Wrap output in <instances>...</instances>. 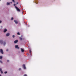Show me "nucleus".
Segmentation results:
<instances>
[{
  "mask_svg": "<svg viewBox=\"0 0 76 76\" xmlns=\"http://www.w3.org/2000/svg\"><path fill=\"white\" fill-rule=\"evenodd\" d=\"M14 6H15V8H16L17 11H18V12H20V9H19L17 7H16V4H14Z\"/></svg>",
  "mask_w": 76,
  "mask_h": 76,
  "instance_id": "obj_1",
  "label": "nucleus"
},
{
  "mask_svg": "<svg viewBox=\"0 0 76 76\" xmlns=\"http://www.w3.org/2000/svg\"><path fill=\"white\" fill-rule=\"evenodd\" d=\"M15 48H17V49H19V47H18V45H15Z\"/></svg>",
  "mask_w": 76,
  "mask_h": 76,
  "instance_id": "obj_2",
  "label": "nucleus"
},
{
  "mask_svg": "<svg viewBox=\"0 0 76 76\" xmlns=\"http://www.w3.org/2000/svg\"><path fill=\"white\" fill-rule=\"evenodd\" d=\"M0 52L2 53V54H3V50H2V49H1L0 50Z\"/></svg>",
  "mask_w": 76,
  "mask_h": 76,
  "instance_id": "obj_3",
  "label": "nucleus"
},
{
  "mask_svg": "<svg viewBox=\"0 0 76 76\" xmlns=\"http://www.w3.org/2000/svg\"><path fill=\"white\" fill-rule=\"evenodd\" d=\"M3 42V41L2 40H0V44H2Z\"/></svg>",
  "mask_w": 76,
  "mask_h": 76,
  "instance_id": "obj_4",
  "label": "nucleus"
},
{
  "mask_svg": "<svg viewBox=\"0 0 76 76\" xmlns=\"http://www.w3.org/2000/svg\"><path fill=\"white\" fill-rule=\"evenodd\" d=\"M2 44H3V45L4 46L5 45H6V42L5 41H3V42Z\"/></svg>",
  "mask_w": 76,
  "mask_h": 76,
  "instance_id": "obj_5",
  "label": "nucleus"
},
{
  "mask_svg": "<svg viewBox=\"0 0 76 76\" xmlns=\"http://www.w3.org/2000/svg\"><path fill=\"white\" fill-rule=\"evenodd\" d=\"M0 71L1 72V73L2 74L3 73V71H2V69L1 68H0Z\"/></svg>",
  "mask_w": 76,
  "mask_h": 76,
  "instance_id": "obj_6",
  "label": "nucleus"
},
{
  "mask_svg": "<svg viewBox=\"0 0 76 76\" xmlns=\"http://www.w3.org/2000/svg\"><path fill=\"white\" fill-rule=\"evenodd\" d=\"M24 69H26V67H25V64H23V66Z\"/></svg>",
  "mask_w": 76,
  "mask_h": 76,
  "instance_id": "obj_7",
  "label": "nucleus"
},
{
  "mask_svg": "<svg viewBox=\"0 0 76 76\" xmlns=\"http://www.w3.org/2000/svg\"><path fill=\"white\" fill-rule=\"evenodd\" d=\"M14 22H15L16 24H18V21L16 20H14Z\"/></svg>",
  "mask_w": 76,
  "mask_h": 76,
  "instance_id": "obj_8",
  "label": "nucleus"
},
{
  "mask_svg": "<svg viewBox=\"0 0 76 76\" xmlns=\"http://www.w3.org/2000/svg\"><path fill=\"white\" fill-rule=\"evenodd\" d=\"M9 35H10V34L9 33H7L6 34V36L7 37H8V36H9Z\"/></svg>",
  "mask_w": 76,
  "mask_h": 76,
  "instance_id": "obj_9",
  "label": "nucleus"
},
{
  "mask_svg": "<svg viewBox=\"0 0 76 76\" xmlns=\"http://www.w3.org/2000/svg\"><path fill=\"white\" fill-rule=\"evenodd\" d=\"M7 31V29H6V28L4 29V32H6Z\"/></svg>",
  "mask_w": 76,
  "mask_h": 76,
  "instance_id": "obj_10",
  "label": "nucleus"
},
{
  "mask_svg": "<svg viewBox=\"0 0 76 76\" xmlns=\"http://www.w3.org/2000/svg\"><path fill=\"white\" fill-rule=\"evenodd\" d=\"M17 42H18V40H16L15 41H14V43H17Z\"/></svg>",
  "mask_w": 76,
  "mask_h": 76,
  "instance_id": "obj_11",
  "label": "nucleus"
},
{
  "mask_svg": "<svg viewBox=\"0 0 76 76\" xmlns=\"http://www.w3.org/2000/svg\"><path fill=\"white\" fill-rule=\"evenodd\" d=\"M7 4V5H10V2H8L7 3V4Z\"/></svg>",
  "mask_w": 76,
  "mask_h": 76,
  "instance_id": "obj_12",
  "label": "nucleus"
},
{
  "mask_svg": "<svg viewBox=\"0 0 76 76\" xmlns=\"http://www.w3.org/2000/svg\"><path fill=\"white\" fill-rule=\"evenodd\" d=\"M21 50L22 51V52H23V51H24V50H23V49L21 48Z\"/></svg>",
  "mask_w": 76,
  "mask_h": 76,
  "instance_id": "obj_13",
  "label": "nucleus"
},
{
  "mask_svg": "<svg viewBox=\"0 0 76 76\" xmlns=\"http://www.w3.org/2000/svg\"><path fill=\"white\" fill-rule=\"evenodd\" d=\"M2 58H3V56H0V59H2Z\"/></svg>",
  "mask_w": 76,
  "mask_h": 76,
  "instance_id": "obj_14",
  "label": "nucleus"
},
{
  "mask_svg": "<svg viewBox=\"0 0 76 76\" xmlns=\"http://www.w3.org/2000/svg\"><path fill=\"white\" fill-rule=\"evenodd\" d=\"M0 63H3V61H2L1 60H0Z\"/></svg>",
  "mask_w": 76,
  "mask_h": 76,
  "instance_id": "obj_15",
  "label": "nucleus"
},
{
  "mask_svg": "<svg viewBox=\"0 0 76 76\" xmlns=\"http://www.w3.org/2000/svg\"><path fill=\"white\" fill-rule=\"evenodd\" d=\"M13 20V17H12L11 19V20Z\"/></svg>",
  "mask_w": 76,
  "mask_h": 76,
  "instance_id": "obj_16",
  "label": "nucleus"
},
{
  "mask_svg": "<svg viewBox=\"0 0 76 76\" xmlns=\"http://www.w3.org/2000/svg\"><path fill=\"white\" fill-rule=\"evenodd\" d=\"M7 73V71H6L4 73L5 74H6V73Z\"/></svg>",
  "mask_w": 76,
  "mask_h": 76,
  "instance_id": "obj_17",
  "label": "nucleus"
},
{
  "mask_svg": "<svg viewBox=\"0 0 76 76\" xmlns=\"http://www.w3.org/2000/svg\"><path fill=\"white\" fill-rule=\"evenodd\" d=\"M17 34H18V35H20V33H19V32H18V33H17Z\"/></svg>",
  "mask_w": 76,
  "mask_h": 76,
  "instance_id": "obj_18",
  "label": "nucleus"
},
{
  "mask_svg": "<svg viewBox=\"0 0 76 76\" xmlns=\"http://www.w3.org/2000/svg\"><path fill=\"white\" fill-rule=\"evenodd\" d=\"M9 51V49H7L6 50V51Z\"/></svg>",
  "mask_w": 76,
  "mask_h": 76,
  "instance_id": "obj_19",
  "label": "nucleus"
},
{
  "mask_svg": "<svg viewBox=\"0 0 76 76\" xmlns=\"http://www.w3.org/2000/svg\"><path fill=\"white\" fill-rule=\"evenodd\" d=\"M23 76H27V75H26V74H25Z\"/></svg>",
  "mask_w": 76,
  "mask_h": 76,
  "instance_id": "obj_20",
  "label": "nucleus"
},
{
  "mask_svg": "<svg viewBox=\"0 0 76 76\" xmlns=\"http://www.w3.org/2000/svg\"><path fill=\"white\" fill-rule=\"evenodd\" d=\"M12 37H13V38H14V37H15V35H13L12 36Z\"/></svg>",
  "mask_w": 76,
  "mask_h": 76,
  "instance_id": "obj_21",
  "label": "nucleus"
},
{
  "mask_svg": "<svg viewBox=\"0 0 76 76\" xmlns=\"http://www.w3.org/2000/svg\"><path fill=\"white\" fill-rule=\"evenodd\" d=\"M12 1L13 2H15V0H12Z\"/></svg>",
  "mask_w": 76,
  "mask_h": 76,
  "instance_id": "obj_22",
  "label": "nucleus"
},
{
  "mask_svg": "<svg viewBox=\"0 0 76 76\" xmlns=\"http://www.w3.org/2000/svg\"><path fill=\"white\" fill-rule=\"evenodd\" d=\"M29 53H31V50H29Z\"/></svg>",
  "mask_w": 76,
  "mask_h": 76,
  "instance_id": "obj_23",
  "label": "nucleus"
},
{
  "mask_svg": "<svg viewBox=\"0 0 76 76\" xmlns=\"http://www.w3.org/2000/svg\"><path fill=\"white\" fill-rule=\"evenodd\" d=\"M20 39L21 40H22V38L20 37Z\"/></svg>",
  "mask_w": 76,
  "mask_h": 76,
  "instance_id": "obj_24",
  "label": "nucleus"
},
{
  "mask_svg": "<svg viewBox=\"0 0 76 76\" xmlns=\"http://www.w3.org/2000/svg\"><path fill=\"white\" fill-rule=\"evenodd\" d=\"M21 70V68H19V70Z\"/></svg>",
  "mask_w": 76,
  "mask_h": 76,
  "instance_id": "obj_25",
  "label": "nucleus"
},
{
  "mask_svg": "<svg viewBox=\"0 0 76 76\" xmlns=\"http://www.w3.org/2000/svg\"><path fill=\"white\" fill-rule=\"evenodd\" d=\"M7 62H9V60H7Z\"/></svg>",
  "mask_w": 76,
  "mask_h": 76,
  "instance_id": "obj_26",
  "label": "nucleus"
},
{
  "mask_svg": "<svg viewBox=\"0 0 76 76\" xmlns=\"http://www.w3.org/2000/svg\"><path fill=\"white\" fill-rule=\"evenodd\" d=\"M18 4V2L16 3V4Z\"/></svg>",
  "mask_w": 76,
  "mask_h": 76,
  "instance_id": "obj_27",
  "label": "nucleus"
},
{
  "mask_svg": "<svg viewBox=\"0 0 76 76\" xmlns=\"http://www.w3.org/2000/svg\"><path fill=\"white\" fill-rule=\"evenodd\" d=\"M0 23H1V21L0 20Z\"/></svg>",
  "mask_w": 76,
  "mask_h": 76,
  "instance_id": "obj_28",
  "label": "nucleus"
},
{
  "mask_svg": "<svg viewBox=\"0 0 76 76\" xmlns=\"http://www.w3.org/2000/svg\"><path fill=\"white\" fill-rule=\"evenodd\" d=\"M10 3H11L12 4V2H10Z\"/></svg>",
  "mask_w": 76,
  "mask_h": 76,
  "instance_id": "obj_29",
  "label": "nucleus"
},
{
  "mask_svg": "<svg viewBox=\"0 0 76 76\" xmlns=\"http://www.w3.org/2000/svg\"><path fill=\"white\" fill-rule=\"evenodd\" d=\"M0 76H1V74H0Z\"/></svg>",
  "mask_w": 76,
  "mask_h": 76,
  "instance_id": "obj_30",
  "label": "nucleus"
},
{
  "mask_svg": "<svg viewBox=\"0 0 76 76\" xmlns=\"http://www.w3.org/2000/svg\"><path fill=\"white\" fill-rule=\"evenodd\" d=\"M1 0H0V1H1Z\"/></svg>",
  "mask_w": 76,
  "mask_h": 76,
  "instance_id": "obj_31",
  "label": "nucleus"
}]
</instances>
